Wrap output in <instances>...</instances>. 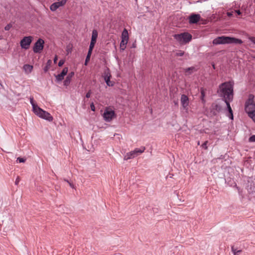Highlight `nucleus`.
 <instances>
[{
  "label": "nucleus",
  "mask_w": 255,
  "mask_h": 255,
  "mask_svg": "<svg viewBox=\"0 0 255 255\" xmlns=\"http://www.w3.org/2000/svg\"><path fill=\"white\" fill-rule=\"evenodd\" d=\"M200 18L201 16L198 14H191L189 17V23L191 24L196 23L200 20Z\"/></svg>",
  "instance_id": "14"
},
{
  "label": "nucleus",
  "mask_w": 255,
  "mask_h": 255,
  "mask_svg": "<svg viewBox=\"0 0 255 255\" xmlns=\"http://www.w3.org/2000/svg\"><path fill=\"white\" fill-rule=\"evenodd\" d=\"M181 104L184 110H187L189 105V99L188 97L185 95H182L181 97Z\"/></svg>",
  "instance_id": "12"
},
{
  "label": "nucleus",
  "mask_w": 255,
  "mask_h": 255,
  "mask_svg": "<svg viewBox=\"0 0 255 255\" xmlns=\"http://www.w3.org/2000/svg\"><path fill=\"white\" fill-rule=\"evenodd\" d=\"M233 14V12H227V15L229 16H232Z\"/></svg>",
  "instance_id": "34"
},
{
  "label": "nucleus",
  "mask_w": 255,
  "mask_h": 255,
  "mask_svg": "<svg viewBox=\"0 0 255 255\" xmlns=\"http://www.w3.org/2000/svg\"><path fill=\"white\" fill-rule=\"evenodd\" d=\"M232 43L241 44L243 43V41L240 39L225 36L218 37L213 40V44L214 45Z\"/></svg>",
  "instance_id": "3"
},
{
  "label": "nucleus",
  "mask_w": 255,
  "mask_h": 255,
  "mask_svg": "<svg viewBox=\"0 0 255 255\" xmlns=\"http://www.w3.org/2000/svg\"><path fill=\"white\" fill-rule=\"evenodd\" d=\"M11 27L12 25L10 24H8L4 27V29L5 30L8 31L11 28Z\"/></svg>",
  "instance_id": "25"
},
{
  "label": "nucleus",
  "mask_w": 255,
  "mask_h": 255,
  "mask_svg": "<svg viewBox=\"0 0 255 255\" xmlns=\"http://www.w3.org/2000/svg\"><path fill=\"white\" fill-rule=\"evenodd\" d=\"M95 43H96L95 42L91 41L88 52L92 53V50H93V48L94 47Z\"/></svg>",
  "instance_id": "21"
},
{
  "label": "nucleus",
  "mask_w": 255,
  "mask_h": 255,
  "mask_svg": "<svg viewBox=\"0 0 255 255\" xmlns=\"http://www.w3.org/2000/svg\"><path fill=\"white\" fill-rule=\"evenodd\" d=\"M30 104L32 107V110L35 115L39 118L47 120L49 122H52L53 120L52 116L47 112L44 111L39 108L33 102V99H30Z\"/></svg>",
  "instance_id": "2"
},
{
  "label": "nucleus",
  "mask_w": 255,
  "mask_h": 255,
  "mask_svg": "<svg viewBox=\"0 0 255 255\" xmlns=\"http://www.w3.org/2000/svg\"><path fill=\"white\" fill-rule=\"evenodd\" d=\"M64 63V61L63 60H61L59 61L58 63V66L61 67L62 66Z\"/></svg>",
  "instance_id": "30"
},
{
  "label": "nucleus",
  "mask_w": 255,
  "mask_h": 255,
  "mask_svg": "<svg viewBox=\"0 0 255 255\" xmlns=\"http://www.w3.org/2000/svg\"><path fill=\"white\" fill-rule=\"evenodd\" d=\"M32 37L31 36H25L20 41V44L22 48L27 49L32 42Z\"/></svg>",
  "instance_id": "9"
},
{
  "label": "nucleus",
  "mask_w": 255,
  "mask_h": 255,
  "mask_svg": "<svg viewBox=\"0 0 255 255\" xmlns=\"http://www.w3.org/2000/svg\"><path fill=\"white\" fill-rule=\"evenodd\" d=\"M229 101H229V100L225 101V102L227 106V108H228L229 112L230 113L229 117L231 120H233V114L232 108H231L230 103H229Z\"/></svg>",
  "instance_id": "18"
},
{
  "label": "nucleus",
  "mask_w": 255,
  "mask_h": 255,
  "mask_svg": "<svg viewBox=\"0 0 255 255\" xmlns=\"http://www.w3.org/2000/svg\"><path fill=\"white\" fill-rule=\"evenodd\" d=\"M74 73L73 72H72L70 73L67 77H66L65 80L64 81V85L67 86L69 84L71 79L72 78V77L74 76Z\"/></svg>",
  "instance_id": "17"
},
{
  "label": "nucleus",
  "mask_w": 255,
  "mask_h": 255,
  "mask_svg": "<svg viewBox=\"0 0 255 255\" xmlns=\"http://www.w3.org/2000/svg\"><path fill=\"white\" fill-rule=\"evenodd\" d=\"M233 82H225L220 86L218 93L225 101H231L233 98Z\"/></svg>",
  "instance_id": "1"
},
{
  "label": "nucleus",
  "mask_w": 255,
  "mask_h": 255,
  "mask_svg": "<svg viewBox=\"0 0 255 255\" xmlns=\"http://www.w3.org/2000/svg\"><path fill=\"white\" fill-rule=\"evenodd\" d=\"M23 69L26 74H29L33 69V66L29 64H25L23 66Z\"/></svg>",
  "instance_id": "16"
},
{
  "label": "nucleus",
  "mask_w": 255,
  "mask_h": 255,
  "mask_svg": "<svg viewBox=\"0 0 255 255\" xmlns=\"http://www.w3.org/2000/svg\"><path fill=\"white\" fill-rule=\"evenodd\" d=\"M57 59H58L57 56H55L54 58V62L56 63L57 62Z\"/></svg>",
  "instance_id": "37"
},
{
  "label": "nucleus",
  "mask_w": 255,
  "mask_h": 255,
  "mask_svg": "<svg viewBox=\"0 0 255 255\" xmlns=\"http://www.w3.org/2000/svg\"><path fill=\"white\" fill-rule=\"evenodd\" d=\"M44 70H45V71H46L47 68H45V69Z\"/></svg>",
  "instance_id": "40"
},
{
  "label": "nucleus",
  "mask_w": 255,
  "mask_h": 255,
  "mask_svg": "<svg viewBox=\"0 0 255 255\" xmlns=\"http://www.w3.org/2000/svg\"><path fill=\"white\" fill-rule=\"evenodd\" d=\"M194 71H195V68L194 67H189L184 69V72L186 75L191 74Z\"/></svg>",
  "instance_id": "20"
},
{
  "label": "nucleus",
  "mask_w": 255,
  "mask_h": 255,
  "mask_svg": "<svg viewBox=\"0 0 255 255\" xmlns=\"http://www.w3.org/2000/svg\"><path fill=\"white\" fill-rule=\"evenodd\" d=\"M249 141L255 142V135H253L249 138Z\"/></svg>",
  "instance_id": "26"
},
{
  "label": "nucleus",
  "mask_w": 255,
  "mask_h": 255,
  "mask_svg": "<svg viewBox=\"0 0 255 255\" xmlns=\"http://www.w3.org/2000/svg\"><path fill=\"white\" fill-rule=\"evenodd\" d=\"M145 150V147H142L140 148H135L134 150L128 152L124 157L125 160H128V159H132L138 155L141 154Z\"/></svg>",
  "instance_id": "5"
},
{
  "label": "nucleus",
  "mask_w": 255,
  "mask_h": 255,
  "mask_svg": "<svg viewBox=\"0 0 255 255\" xmlns=\"http://www.w3.org/2000/svg\"><path fill=\"white\" fill-rule=\"evenodd\" d=\"M98 31H97V30L94 29L92 31L91 41H93V42H96L97 39L98 37Z\"/></svg>",
  "instance_id": "19"
},
{
  "label": "nucleus",
  "mask_w": 255,
  "mask_h": 255,
  "mask_svg": "<svg viewBox=\"0 0 255 255\" xmlns=\"http://www.w3.org/2000/svg\"><path fill=\"white\" fill-rule=\"evenodd\" d=\"M184 55V52L183 51H180L176 53V55L178 56H182Z\"/></svg>",
  "instance_id": "28"
},
{
  "label": "nucleus",
  "mask_w": 255,
  "mask_h": 255,
  "mask_svg": "<svg viewBox=\"0 0 255 255\" xmlns=\"http://www.w3.org/2000/svg\"><path fill=\"white\" fill-rule=\"evenodd\" d=\"M174 37L181 44H185L191 40L192 35L188 33L184 32L179 34H175Z\"/></svg>",
  "instance_id": "4"
},
{
  "label": "nucleus",
  "mask_w": 255,
  "mask_h": 255,
  "mask_svg": "<svg viewBox=\"0 0 255 255\" xmlns=\"http://www.w3.org/2000/svg\"><path fill=\"white\" fill-rule=\"evenodd\" d=\"M248 115L255 122V111L249 114Z\"/></svg>",
  "instance_id": "24"
},
{
  "label": "nucleus",
  "mask_w": 255,
  "mask_h": 255,
  "mask_svg": "<svg viewBox=\"0 0 255 255\" xmlns=\"http://www.w3.org/2000/svg\"><path fill=\"white\" fill-rule=\"evenodd\" d=\"M44 70H45V71H46L47 68H45V69Z\"/></svg>",
  "instance_id": "39"
},
{
  "label": "nucleus",
  "mask_w": 255,
  "mask_h": 255,
  "mask_svg": "<svg viewBox=\"0 0 255 255\" xmlns=\"http://www.w3.org/2000/svg\"><path fill=\"white\" fill-rule=\"evenodd\" d=\"M91 96V92L90 91H89L86 95V98H90Z\"/></svg>",
  "instance_id": "33"
},
{
  "label": "nucleus",
  "mask_w": 255,
  "mask_h": 255,
  "mask_svg": "<svg viewBox=\"0 0 255 255\" xmlns=\"http://www.w3.org/2000/svg\"><path fill=\"white\" fill-rule=\"evenodd\" d=\"M65 181L68 183V184H69L71 188H75L74 185L73 184H72L71 183H70L69 181L66 180H65Z\"/></svg>",
  "instance_id": "32"
},
{
  "label": "nucleus",
  "mask_w": 255,
  "mask_h": 255,
  "mask_svg": "<svg viewBox=\"0 0 255 255\" xmlns=\"http://www.w3.org/2000/svg\"><path fill=\"white\" fill-rule=\"evenodd\" d=\"M246 112L249 114L255 111V105L252 102L249 101L246 103L245 107Z\"/></svg>",
  "instance_id": "13"
},
{
  "label": "nucleus",
  "mask_w": 255,
  "mask_h": 255,
  "mask_svg": "<svg viewBox=\"0 0 255 255\" xmlns=\"http://www.w3.org/2000/svg\"><path fill=\"white\" fill-rule=\"evenodd\" d=\"M103 76L104 77L105 81L108 86H113L114 85V83L110 81L111 75L109 69H107L104 71Z\"/></svg>",
  "instance_id": "10"
},
{
  "label": "nucleus",
  "mask_w": 255,
  "mask_h": 255,
  "mask_svg": "<svg viewBox=\"0 0 255 255\" xmlns=\"http://www.w3.org/2000/svg\"><path fill=\"white\" fill-rule=\"evenodd\" d=\"M115 116V113L111 108H106L103 114V118L105 121L107 122H111Z\"/></svg>",
  "instance_id": "7"
},
{
  "label": "nucleus",
  "mask_w": 255,
  "mask_h": 255,
  "mask_svg": "<svg viewBox=\"0 0 255 255\" xmlns=\"http://www.w3.org/2000/svg\"><path fill=\"white\" fill-rule=\"evenodd\" d=\"M121 38L122 40L120 43V47L121 50L124 51L126 48V45L129 39L128 33L127 29L125 28L123 31Z\"/></svg>",
  "instance_id": "6"
},
{
  "label": "nucleus",
  "mask_w": 255,
  "mask_h": 255,
  "mask_svg": "<svg viewBox=\"0 0 255 255\" xmlns=\"http://www.w3.org/2000/svg\"><path fill=\"white\" fill-rule=\"evenodd\" d=\"M67 72H68V68L65 67L63 69L62 72L60 74L56 76V79L57 81H58V82L61 81L64 79V77L67 74Z\"/></svg>",
  "instance_id": "15"
},
{
  "label": "nucleus",
  "mask_w": 255,
  "mask_h": 255,
  "mask_svg": "<svg viewBox=\"0 0 255 255\" xmlns=\"http://www.w3.org/2000/svg\"><path fill=\"white\" fill-rule=\"evenodd\" d=\"M66 1L67 0H61L60 1L54 2L51 5L50 9L51 11H54L59 7L63 6Z\"/></svg>",
  "instance_id": "11"
},
{
  "label": "nucleus",
  "mask_w": 255,
  "mask_h": 255,
  "mask_svg": "<svg viewBox=\"0 0 255 255\" xmlns=\"http://www.w3.org/2000/svg\"><path fill=\"white\" fill-rule=\"evenodd\" d=\"M91 54H92L91 53H89V52L88 53V54L87 55V57H86V58L85 60V65H87L88 62L89 61Z\"/></svg>",
  "instance_id": "23"
},
{
  "label": "nucleus",
  "mask_w": 255,
  "mask_h": 255,
  "mask_svg": "<svg viewBox=\"0 0 255 255\" xmlns=\"http://www.w3.org/2000/svg\"><path fill=\"white\" fill-rule=\"evenodd\" d=\"M91 110H92V111H95V106H94V104H92L91 105Z\"/></svg>",
  "instance_id": "35"
},
{
  "label": "nucleus",
  "mask_w": 255,
  "mask_h": 255,
  "mask_svg": "<svg viewBox=\"0 0 255 255\" xmlns=\"http://www.w3.org/2000/svg\"><path fill=\"white\" fill-rule=\"evenodd\" d=\"M202 96H203H203H204V94H203V92H202Z\"/></svg>",
  "instance_id": "38"
},
{
  "label": "nucleus",
  "mask_w": 255,
  "mask_h": 255,
  "mask_svg": "<svg viewBox=\"0 0 255 255\" xmlns=\"http://www.w3.org/2000/svg\"><path fill=\"white\" fill-rule=\"evenodd\" d=\"M249 39L250 40V41H251L252 42L255 44V37H250L249 38Z\"/></svg>",
  "instance_id": "29"
},
{
  "label": "nucleus",
  "mask_w": 255,
  "mask_h": 255,
  "mask_svg": "<svg viewBox=\"0 0 255 255\" xmlns=\"http://www.w3.org/2000/svg\"><path fill=\"white\" fill-rule=\"evenodd\" d=\"M232 251L234 255H238V254L241 252V250H238L237 249H235L233 247L232 248Z\"/></svg>",
  "instance_id": "22"
},
{
  "label": "nucleus",
  "mask_w": 255,
  "mask_h": 255,
  "mask_svg": "<svg viewBox=\"0 0 255 255\" xmlns=\"http://www.w3.org/2000/svg\"><path fill=\"white\" fill-rule=\"evenodd\" d=\"M44 44V41L42 39H38V40L35 43L33 46V52L36 53L41 52V51L43 49Z\"/></svg>",
  "instance_id": "8"
},
{
  "label": "nucleus",
  "mask_w": 255,
  "mask_h": 255,
  "mask_svg": "<svg viewBox=\"0 0 255 255\" xmlns=\"http://www.w3.org/2000/svg\"><path fill=\"white\" fill-rule=\"evenodd\" d=\"M17 161H18L20 163L24 162L25 161V159L22 158L18 157L16 160Z\"/></svg>",
  "instance_id": "27"
},
{
  "label": "nucleus",
  "mask_w": 255,
  "mask_h": 255,
  "mask_svg": "<svg viewBox=\"0 0 255 255\" xmlns=\"http://www.w3.org/2000/svg\"><path fill=\"white\" fill-rule=\"evenodd\" d=\"M20 181V178L19 177H17L15 181V184L18 185L19 182Z\"/></svg>",
  "instance_id": "31"
},
{
  "label": "nucleus",
  "mask_w": 255,
  "mask_h": 255,
  "mask_svg": "<svg viewBox=\"0 0 255 255\" xmlns=\"http://www.w3.org/2000/svg\"><path fill=\"white\" fill-rule=\"evenodd\" d=\"M235 12L238 14L240 15L241 14V12L239 10H235Z\"/></svg>",
  "instance_id": "36"
},
{
  "label": "nucleus",
  "mask_w": 255,
  "mask_h": 255,
  "mask_svg": "<svg viewBox=\"0 0 255 255\" xmlns=\"http://www.w3.org/2000/svg\"><path fill=\"white\" fill-rule=\"evenodd\" d=\"M2 38V37L1 36H0V40Z\"/></svg>",
  "instance_id": "41"
}]
</instances>
